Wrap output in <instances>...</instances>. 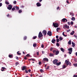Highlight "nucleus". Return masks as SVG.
<instances>
[{"instance_id":"nucleus-2","label":"nucleus","mask_w":77,"mask_h":77,"mask_svg":"<svg viewBox=\"0 0 77 77\" xmlns=\"http://www.w3.org/2000/svg\"><path fill=\"white\" fill-rule=\"evenodd\" d=\"M43 36L42 33L41 32H40L38 35V38L42 40L43 38L42 37Z\"/></svg>"},{"instance_id":"nucleus-32","label":"nucleus","mask_w":77,"mask_h":77,"mask_svg":"<svg viewBox=\"0 0 77 77\" xmlns=\"http://www.w3.org/2000/svg\"><path fill=\"white\" fill-rule=\"evenodd\" d=\"M59 39L60 40H63V38L61 37H60Z\"/></svg>"},{"instance_id":"nucleus-31","label":"nucleus","mask_w":77,"mask_h":77,"mask_svg":"<svg viewBox=\"0 0 77 77\" xmlns=\"http://www.w3.org/2000/svg\"><path fill=\"white\" fill-rule=\"evenodd\" d=\"M25 73L26 74L28 73V71L27 70V69L25 70Z\"/></svg>"},{"instance_id":"nucleus-7","label":"nucleus","mask_w":77,"mask_h":77,"mask_svg":"<svg viewBox=\"0 0 77 77\" xmlns=\"http://www.w3.org/2000/svg\"><path fill=\"white\" fill-rule=\"evenodd\" d=\"M69 26H67L66 24H65L63 26V29H69Z\"/></svg>"},{"instance_id":"nucleus-50","label":"nucleus","mask_w":77,"mask_h":77,"mask_svg":"<svg viewBox=\"0 0 77 77\" xmlns=\"http://www.w3.org/2000/svg\"><path fill=\"white\" fill-rule=\"evenodd\" d=\"M41 47L42 48H43L44 47V46L43 44H42Z\"/></svg>"},{"instance_id":"nucleus-6","label":"nucleus","mask_w":77,"mask_h":77,"mask_svg":"<svg viewBox=\"0 0 77 77\" xmlns=\"http://www.w3.org/2000/svg\"><path fill=\"white\" fill-rule=\"evenodd\" d=\"M12 8V6L11 5H8V7L7 8L8 9L11 10Z\"/></svg>"},{"instance_id":"nucleus-58","label":"nucleus","mask_w":77,"mask_h":77,"mask_svg":"<svg viewBox=\"0 0 77 77\" xmlns=\"http://www.w3.org/2000/svg\"><path fill=\"white\" fill-rule=\"evenodd\" d=\"M68 65H69V66H71V63L70 62L69 63Z\"/></svg>"},{"instance_id":"nucleus-52","label":"nucleus","mask_w":77,"mask_h":77,"mask_svg":"<svg viewBox=\"0 0 77 77\" xmlns=\"http://www.w3.org/2000/svg\"><path fill=\"white\" fill-rule=\"evenodd\" d=\"M28 71L29 72H30L31 71V70L30 69H29V70H28Z\"/></svg>"},{"instance_id":"nucleus-34","label":"nucleus","mask_w":77,"mask_h":77,"mask_svg":"<svg viewBox=\"0 0 77 77\" xmlns=\"http://www.w3.org/2000/svg\"><path fill=\"white\" fill-rule=\"evenodd\" d=\"M18 12L19 13H21L22 12V11L21 10H19Z\"/></svg>"},{"instance_id":"nucleus-26","label":"nucleus","mask_w":77,"mask_h":77,"mask_svg":"<svg viewBox=\"0 0 77 77\" xmlns=\"http://www.w3.org/2000/svg\"><path fill=\"white\" fill-rule=\"evenodd\" d=\"M75 17H72V18L71 20L73 21H75Z\"/></svg>"},{"instance_id":"nucleus-5","label":"nucleus","mask_w":77,"mask_h":77,"mask_svg":"<svg viewBox=\"0 0 77 77\" xmlns=\"http://www.w3.org/2000/svg\"><path fill=\"white\" fill-rule=\"evenodd\" d=\"M42 33L44 35V36H46L47 32L46 30H44L42 32Z\"/></svg>"},{"instance_id":"nucleus-11","label":"nucleus","mask_w":77,"mask_h":77,"mask_svg":"<svg viewBox=\"0 0 77 77\" xmlns=\"http://www.w3.org/2000/svg\"><path fill=\"white\" fill-rule=\"evenodd\" d=\"M43 60L44 61H45L48 62V59L47 58H44Z\"/></svg>"},{"instance_id":"nucleus-15","label":"nucleus","mask_w":77,"mask_h":77,"mask_svg":"<svg viewBox=\"0 0 77 77\" xmlns=\"http://www.w3.org/2000/svg\"><path fill=\"white\" fill-rule=\"evenodd\" d=\"M61 64V62H59V63H57L55 65L57 66H59V65H60Z\"/></svg>"},{"instance_id":"nucleus-28","label":"nucleus","mask_w":77,"mask_h":77,"mask_svg":"<svg viewBox=\"0 0 77 77\" xmlns=\"http://www.w3.org/2000/svg\"><path fill=\"white\" fill-rule=\"evenodd\" d=\"M37 45V44L36 43H35L33 44V46L34 47H35Z\"/></svg>"},{"instance_id":"nucleus-59","label":"nucleus","mask_w":77,"mask_h":77,"mask_svg":"<svg viewBox=\"0 0 77 77\" xmlns=\"http://www.w3.org/2000/svg\"><path fill=\"white\" fill-rule=\"evenodd\" d=\"M16 60H18V57H16Z\"/></svg>"},{"instance_id":"nucleus-46","label":"nucleus","mask_w":77,"mask_h":77,"mask_svg":"<svg viewBox=\"0 0 77 77\" xmlns=\"http://www.w3.org/2000/svg\"><path fill=\"white\" fill-rule=\"evenodd\" d=\"M27 59V58L26 57H24V60H26Z\"/></svg>"},{"instance_id":"nucleus-18","label":"nucleus","mask_w":77,"mask_h":77,"mask_svg":"<svg viewBox=\"0 0 77 77\" xmlns=\"http://www.w3.org/2000/svg\"><path fill=\"white\" fill-rule=\"evenodd\" d=\"M60 50L62 51L63 53L64 52V50L63 48H60Z\"/></svg>"},{"instance_id":"nucleus-27","label":"nucleus","mask_w":77,"mask_h":77,"mask_svg":"<svg viewBox=\"0 0 77 77\" xmlns=\"http://www.w3.org/2000/svg\"><path fill=\"white\" fill-rule=\"evenodd\" d=\"M68 44L69 45H71V40H69L68 42Z\"/></svg>"},{"instance_id":"nucleus-60","label":"nucleus","mask_w":77,"mask_h":77,"mask_svg":"<svg viewBox=\"0 0 77 77\" xmlns=\"http://www.w3.org/2000/svg\"><path fill=\"white\" fill-rule=\"evenodd\" d=\"M73 77H77V75H74L73 76Z\"/></svg>"},{"instance_id":"nucleus-12","label":"nucleus","mask_w":77,"mask_h":77,"mask_svg":"<svg viewBox=\"0 0 77 77\" xmlns=\"http://www.w3.org/2000/svg\"><path fill=\"white\" fill-rule=\"evenodd\" d=\"M8 57L10 58H12L13 57V54H9L8 55Z\"/></svg>"},{"instance_id":"nucleus-48","label":"nucleus","mask_w":77,"mask_h":77,"mask_svg":"<svg viewBox=\"0 0 77 77\" xmlns=\"http://www.w3.org/2000/svg\"><path fill=\"white\" fill-rule=\"evenodd\" d=\"M67 23H68V24L69 25H71V23H70L69 22H68Z\"/></svg>"},{"instance_id":"nucleus-33","label":"nucleus","mask_w":77,"mask_h":77,"mask_svg":"<svg viewBox=\"0 0 77 77\" xmlns=\"http://www.w3.org/2000/svg\"><path fill=\"white\" fill-rule=\"evenodd\" d=\"M19 64V63L18 62H17L16 63H15L16 66H17V65Z\"/></svg>"},{"instance_id":"nucleus-9","label":"nucleus","mask_w":77,"mask_h":77,"mask_svg":"<svg viewBox=\"0 0 77 77\" xmlns=\"http://www.w3.org/2000/svg\"><path fill=\"white\" fill-rule=\"evenodd\" d=\"M47 35L49 36H52V32L51 31H48L47 33Z\"/></svg>"},{"instance_id":"nucleus-45","label":"nucleus","mask_w":77,"mask_h":77,"mask_svg":"<svg viewBox=\"0 0 77 77\" xmlns=\"http://www.w3.org/2000/svg\"><path fill=\"white\" fill-rule=\"evenodd\" d=\"M13 3L14 4H17V2L16 1H14V2H13Z\"/></svg>"},{"instance_id":"nucleus-62","label":"nucleus","mask_w":77,"mask_h":77,"mask_svg":"<svg viewBox=\"0 0 77 77\" xmlns=\"http://www.w3.org/2000/svg\"><path fill=\"white\" fill-rule=\"evenodd\" d=\"M9 17H11L12 16L11 15H10Z\"/></svg>"},{"instance_id":"nucleus-64","label":"nucleus","mask_w":77,"mask_h":77,"mask_svg":"<svg viewBox=\"0 0 77 77\" xmlns=\"http://www.w3.org/2000/svg\"><path fill=\"white\" fill-rule=\"evenodd\" d=\"M63 35L64 36L65 35H64V32H63Z\"/></svg>"},{"instance_id":"nucleus-37","label":"nucleus","mask_w":77,"mask_h":77,"mask_svg":"<svg viewBox=\"0 0 77 77\" xmlns=\"http://www.w3.org/2000/svg\"><path fill=\"white\" fill-rule=\"evenodd\" d=\"M2 69L3 70H5V69H6V68L5 67H2Z\"/></svg>"},{"instance_id":"nucleus-25","label":"nucleus","mask_w":77,"mask_h":77,"mask_svg":"<svg viewBox=\"0 0 77 77\" xmlns=\"http://www.w3.org/2000/svg\"><path fill=\"white\" fill-rule=\"evenodd\" d=\"M56 45L59 47L60 45H59V43H56Z\"/></svg>"},{"instance_id":"nucleus-8","label":"nucleus","mask_w":77,"mask_h":77,"mask_svg":"<svg viewBox=\"0 0 77 77\" xmlns=\"http://www.w3.org/2000/svg\"><path fill=\"white\" fill-rule=\"evenodd\" d=\"M22 70L23 71L25 70H26L27 69V67L26 66H23L22 67Z\"/></svg>"},{"instance_id":"nucleus-10","label":"nucleus","mask_w":77,"mask_h":77,"mask_svg":"<svg viewBox=\"0 0 77 77\" xmlns=\"http://www.w3.org/2000/svg\"><path fill=\"white\" fill-rule=\"evenodd\" d=\"M57 61L58 60H57L56 59H55L53 61V63L54 64V65H56V64L57 63Z\"/></svg>"},{"instance_id":"nucleus-63","label":"nucleus","mask_w":77,"mask_h":77,"mask_svg":"<svg viewBox=\"0 0 77 77\" xmlns=\"http://www.w3.org/2000/svg\"><path fill=\"white\" fill-rule=\"evenodd\" d=\"M37 55H39V52H37Z\"/></svg>"},{"instance_id":"nucleus-39","label":"nucleus","mask_w":77,"mask_h":77,"mask_svg":"<svg viewBox=\"0 0 77 77\" xmlns=\"http://www.w3.org/2000/svg\"><path fill=\"white\" fill-rule=\"evenodd\" d=\"M15 8H13L12 9V11H14L15 10Z\"/></svg>"},{"instance_id":"nucleus-36","label":"nucleus","mask_w":77,"mask_h":77,"mask_svg":"<svg viewBox=\"0 0 77 77\" xmlns=\"http://www.w3.org/2000/svg\"><path fill=\"white\" fill-rule=\"evenodd\" d=\"M70 24H71V25H72L74 23L72 21H71L70 22Z\"/></svg>"},{"instance_id":"nucleus-29","label":"nucleus","mask_w":77,"mask_h":77,"mask_svg":"<svg viewBox=\"0 0 77 77\" xmlns=\"http://www.w3.org/2000/svg\"><path fill=\"white\" fill-rule=\"evenodd\" d=\"M73 65L75 67H77V63H74Z\"/></svg>"},{"instance_id":"nucleus-57","label":"nucleus","mask_w":77,"mask_h":77,"mask_svg":"<svg viewBox=\"0 0 77 77\" xmlns=\"http://www.w3.org/2000/svg\"><path fill=\"white\" fill-rule=\"evenodd\" d=\"M2 6V3H0V7H1Z\"/></svg>"},{"instance_id":"nucleus-43","label":"nucleus","mask_w":77,"mask_h":77,"mask_svg":"<svg viewBox=\"0 0 77 77\" xmlns=\"http://www.w3.org/2000/svg\"><path fill=\"white\" fill-rule=\"evenodd\" d=\"M5 3H6V4H7V5H8L9 4V3L8 2H5Z\"/></svg>"},{"instance_id":"nucleus-51","label":"nucleus","mask_w":77,"mask_h":77,"mask_svg":"<svg viewBox=\"0 0 77 77\" xmlns=\"http://www.w3.org/2000/svg\"><path fill=\"white\" fill-rule=\"evenodd\" d=\"M40 71L41 72H43V70L42 69H41L40 70Z\"/></svg>"},{"instance_id":"nucleus-55","label":"nucleus","mask_w":77,"mask_h":77,"mask_svg":"<svg viewBox=\"0 0 77 77\" xmlns=\"http://www.w3.org/2000/svg\"><path fill=\"white\" fill-rule=\"evenodd\" d=\"M56 38H58L59 37L58 35L56 36Z\"/></svg>"},{"instance_id":"nucleus-47","label":"nucleus","mask_w":77,"mask_h":77,"mask_svg":"<svg viewBox=\"0 0 77 77\" xmlns=\"http://www.w3.org/2000/svg\"><path fill=\"white\" fill-rule=\"evenodd\" d=\"M73 36L75 37L76 39H77V36L75 35H74Z\"/></svg>"},{"instance_id":"nucleus-30","label":"nucleus","mask_w":77,"mask_h":77,"mask_svg":"<svg viewBox=\"0 0 77 77\" xmlns=\"http://www.w3.org/2000/svg\"><path fill=\"white\" fill-rule=\"evenodd\" d=\"M66 68V66L65 65H63V69H65Z\"/></svg>"},{"instance_id":"nucleus-17","label":"nucleus","mask_w":77,"mask_h":77,"mask_svg":"<svg viewBox=\"0 0 77 77\" xmlns=\"http://www.w3.org/2000/svg\"><path fill=\"white\" fill-rule=\"evenodd\" d=\"M72 47H75V43L73 42H72Z\"/></svg>"},{"instance_id":"nucleus-49","label":"nucleus","mask_w":77,"mask_h":77,"mask_svg":"<svg viewBox=\"0 0 77 77\" xmlns=\"http://www.w3.org/2000/svg\"><path fill=\"white\" fill-rule=\"evenodd\" d=\"M32 60V61H35V59H34V58H32V60Z\"/></svg>"},{"instance_id":"nucleus-13","label":"nucleus","mask_w":77,"mask_h":77,"mask_svg":"<svg viewBox=\"0 0 77 77\" xmlns=\"http://www.w3.org/2000/svg\"><path fill=\"white\" fill-rule=\"evenodd\" d=\"M69 61L68 60H65V63L66 64L67 66L68 65V64L69 63Z\"/></svg>"},{"instance_id":"nucleus-41","label":"nucleus","mask_w":77,"mask_h":77,"mask_svg":"<svg viewBox=\"0 0 77 77\" xmlns=\"http://www.w3.org/2000/svg\"><path fill=\"white\" fill-rule=\"evenodd\" d=\"M59 40L58 38L57 39L56 42H59Z\"/></svg>"},{"instance_id":"nucleus-61","label":"nucleus","mask_w":77,"mask_h":77,"mask_svg":"<svg viewBox=\"0 0 77 77\" xmlns=\"http://www.w3.org/2000/svg\"><path fill=\"white\" fill-rule=\"evenodd\" d=\"M21 8H24V6L22 5L21 6Z\"/></svg>"},{"instance_id":"nucleus-42","label":"nucleus","mask_w":77,"mask_h":77,"mask_svg":"<svg viewBox=\"0 0 77 77\" xmlns=\"http://www.w3.org/2000/svg\"><path fill=\"white\" fill-rule=\"evenodd\" d=\"M53 49V48H51L50 49V51H52Z\"/></svg>"},{"instance_id":"nucleus-3","label":"nucleus","mask_w":77,"mask_h":77,"mask_svg":"<svg viewBox=\"0 0 77 77\" xmlns=\"http://www.w3.org/2000/svg\"><path fill=\"white\" fill-rule=\"evenodd\" d=\"M68 50L69 51V52H68L69 54H72V48H69L68 49Z\"/></svg>"},{"instance_id":"nucleus-20","label":"nucleus","mask_w":77,"mask_h":77,"mask_svg":"<svg viewBox=\"0 0 77 77\" xmlns=\"http://www.w3.org/2000/svg\"><path fill=\"white\" fill-rule=\"evenodd\" d=\"M75 33V32H74V31H72V32H71V33H70V34L72 35H73L74 33Z\"/></svg>"},{"instance_id":"nucleus-22","label":"nucleus","mask_w":77,"mask_h":77,"mask_svg":"<svg viewBox=\"0 0 77 77\" xmlns=\"http://www.w3.org/2000/svg\"><path fill=\"white\" fill-rule=\"evenodd\" d=\"M14 8H16V9L17 10H19V8L18 7H17V6H14Z\"/></svg>"},{"instance_id":"nucleus-16","label":"nucleus","mask_w":77,"mask_h":77,"mask_svg":"<svg viewBox=\"0 0 77 77\" xmlns=\"http://www.w3.org/2000/svg\"><path fill=\"white\" fill-rule=\"evenodd\" d=\"M56 41V40L55 39H53L52 40V43L53 44H55V42H54Z\"/></svg>"},{"instance_id":"nucleus-35","label":"nucleus","mask_w":77,"mask_h":77,"mask_svg":"<svg viewBox=\"0 0 77 77\" xmlns=\"http://www.w3.org/2000/svg\"><path fill=\"white\" fill-rule=\"evenodd\" d=\"M37 37L36 36H35V37H33V39H36L37 38Z\"/></svg>"},{"instance_id":"nucleus-44","label":"nucleus","mask_w":77,"mask_h":77,"mask_svg":"<svg viewBox=\"0 0 77 77\" xmlns=\"http://www.w3.org/2000/svg\"><path fill=\"white\" fill-rule=\"evenodd\" d=\"M70 31V29L69 30H66V32H69Z\"/></svg>"},{"instance_id":"nucleus-54","label":"nucleus","mask_w":77,"mask_h":77,"mask_svg":"<svg viewBox=\"0 0 77 77\" xmlns=\"http://www.w3.org/2000/svg\"><path fill=\"white\" fill-rule=\"evenodd\" d=\"M42 53L43 54H44L45 53V52H44V51H42Z\"/></svg>"},{"instance_id":"nucleus-4","label":"nucleus","mask_w":77,"mask_h":77,"mask_svg":"<svg viewBox=\"0 0 77 77\" xmlns=\"http://www.w3.org/2000/svg\"><path fill=\"white\" fill-rule=\"evenodd\" d=\"M53 25L54 27L56 28L58 27L59 24L58 23H53Z\"/></svg>"},{"instance_id":"nucleus-38","label":"nucleus","mask_w":77,"mask_h":77,"mask_svg":"<svg viewBox=\"0 0 77 77\" xmlns=\"http://www.w3.org/2000/svg\"><path fill=\"white\" fill-rule=\"evenodd\" d=\"M26 38H27V37L26 36L24 37V40H26Z\"/></svg>"},{"instance_id":"nucleus-40","label":"nucleus","mask_w":77,"mask_h":77,"mask_svg":"<svg viewBox=\"0 0 77 77\" xmlns=\"http://www.w3.org/2000/svg\"><path fill=\"white\" fill-rule=\"evenodd\" d=\"M26 56L29 57H30V55L29 54H27V55H26Z\"/></svg>"},{"instance_id":"nucleus-53","label":"nucleus","mask_w":77,"mask_h":77,"mask_svg":"<svg viewBox=\"0 0 77 77\" xmlns=\"http://www.w3.org/2000/svg\"><path fill=\"white\" fill-rule=\"evenodd\" d=\"M41 61H39V65H41Z\"/></svg>"},{"instance_id":"nucleus-24","label":"nucleus","mask_w":77,"mask_h":77,"mask_svg":"<svg viewBox=\"0 0 77 77\" xmlns=\"http://www.w3.org/2000/svg\"><path fill=\"white\" fill-rule=\"evenodd\" d=\"M20 51H18L17 52V54L18 55H21V53H19Z\"/></svg>"},{"instance_id":"nucleus-1","label":"nucleus","mask_w":77,"mask_h":77,"mask_svg":"<svg viewBox=\"0 0 77 77\" xmlns=\"http://www.w3.org/2000/svg\"><path fill=\"white\" fill-rule=\"evenodd\" d=\"M53 52L54 54H55L56 55H58L59 53V52L58 50H54L53 51Z\"/></svg>"},{"instance_id":"nucleus-56","label":"nucleus","mask_w":77,"mask_h":77,"mask_svg":"<svg viewBox=\"0 0 77 77\" xmlns=\"http://www.w3.org/2000/svg\"><path fill=\"white\" fill-rule=\"evenodd\" d=\"M7 17H8L10 16V14H8L7 15Z\"/></svg>"},{"instance_id":"nucleus-19","label":"nucleus","mask_w":77,"mask_h":77,"mask_svg":"<svg viewBox=\"0 0 77 77\" xmlns=\"http://www.w3.org/2000/svg\"><path fill=\"white\" fill-rule=\"evenodd\" d=\"M49 55L50 57H53L54 56V54L52 53H50Z\"/></svg>"},{"instance_id":"nucleus-23","label":"nucleus","mask_w":77,"mask_h":77,"mask_svg":"<svg viewBox=\"0 0 77 77\" xmlns=\"http://www.w3.org/2000/svg\"><path fill=\"white\" fill-rule=\"evenodd\" d=\"M60 30V28H57L56 29V31H57V32H58V31L59 30Z\"/></svg>"},{"instance_id":"nucleus-14","label":"nucleus","mask_w":77,"mask_h":77,"mask_svg":"<svg viewBox=\"0 0 77 77\" xmlns=\"http://www.w3.org/2000/svg\"><path fill=\"white\" fill-rule=\"evenodd\" d=\"M37 5V6L39 7H40L41 6V5L39 3V2H38L37 4H36Z\"/></svg>"},{"instance_id":"nucleus-21","label":"nucleus","mask_w":77,"mask_h":77,"mask_svg":"<svg viewBox=\"0 0 77 77\" xmlns=\"http://www.w3.org/2000/svg\"><path fill=\"white\" fill-rule=\"evenodd\" d=\"M66 21V18H63V19H62V22H65Z\"/></svg>"}]
</instances>
